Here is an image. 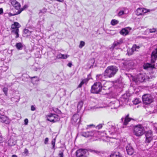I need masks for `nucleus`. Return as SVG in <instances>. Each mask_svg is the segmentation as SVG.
<instances>
[{"label":"nucleus","instance_id":"bf43d9fd","mask_svg":"<svg viewBox=\"0 0 157 157\" xmlns=\"http://www.w3.org/2000/svg\"><path fill=\"white\" fill-rule=\"evenodd\" d=\"M72 65V64L70 62L67 64V66L69 67H71Z\"/></svg>","mask_w":157,"mask_h":157},{"label":"nucleus","instance_id":"58836bf2","mask_svg":"<svg viewBox=\"0 0 157 157\" xmlns=\"http://www.w3.org/2000/svg\"><path fill=\"white\" fill-rule=\"evenodd\" d=\"M55 142H56V140L55 139H53L52 140V149H53L54 150L55 149Z\"/></svg>","mask_w":157,"mask_h":157},{"label":"nucleus","instance_id":"ddd939ff","mask_svg":"<svg viewBox=\"0 0 157 157\" xmlns=\"http://www.w3.org/2000/svg\"><path fill=\"white\" fill-rule=\"evenodd\" d=\"M152 136V132L151 131L146 132L145 134L146 143H149L152 140L153 138Z\"/></svg>","mask_w":157,"mask_h":157},{"label":"nucleus","instance_id":"e2e57ef3","mask_svg":"<svg viewBox=\"0 0 157 157\" xmlns=\"http://www.w3.org/2000/svg\"><path fill=\"white\" fill-rule=\"evenodd\" d=\"M94 125L93 124H90L87 125V127H90L91 126H94Z\"/></svg>","mask_w":157,"mask_h":157},{"label":"nucleus","instance_id":"680f3d73","mask_svg":"<svg viewBox=\"0 0 157 157\" xmlns=\"http://www.w3.org/2000/svg\"><path fill=\"white\" fill-rule=\"evenodd\" d=\"M2 135L0 133V142L2 141Z\"/></svg>","mask_w":157,"mask_h":157},{"label":"nucleus","instance_id":"c9c22d12","mask_svg":"<svg viewBox=\"0 0 157 157\" xmlns=\"http://www.w3.org/2000/svg\"><path fill=\"white\" fill-rule=\"evenodd\" d=\"M31 79L32 81L33 82V79H35V80L34 81L35 82L38 81H39V78L36 76H34L33 77H29Z\"/></svg>","mask_w":157,"mask_h":157},{"label":"nucleus","instance_id":"37998d69","mask_svg":"<svg viewBox=\"0 0 157 157\" xmlns=\"http://www.w3.org/2000/svg\"><path fill=\"white\" fill-rule=\"evenodd\" d=\"M58 156L59 157H63V151H59Z\"/></svg>","mask_w":157,"mask_h":157},{"label":"nucleus","instance_id":"4be33fe9","mask_svg":"<svg viewBox=\"0 0 157 157\" xmlns=\"http://www.w3.org/2000/svg\"><path fill=\"white\" fill-rule=\"evenodd\" d=\"M31 33V32L29 31L28 29H24L23 33V36L24 37H27L30 36Z\"/></svg>","mask_w":157,"mask_h":157},{"label":"nucleus","instance_id":"9b49d317","mask_svg":"<svg viewBox=\"0 0 157 157\" xmlns=\"http://www.w3.org/2000/svg\"><path fill=\"white\" fill-rule=\"evenodd\" d=\"M95 133V132L94 131L82 132L81 133V135L84 137H88L94 136Z\"/></svg>","mask_w":157,"mask_h":157},{"label":"nucleus","instance_id":"a19ab883","mask_svg":"<svg viewBox=\"0 0 157 157\" xmlns=\"http://www.w3.org/2000/svg\"><path fill=\"white\" fill-rule=\"evenodd\" d=\"M85 44V42L83 41H81L80 42V44L79 45V48H82L83 47Z\"/></svg>","mask_w":157,"mask_h":157},{"label":"nucleus","instance_id":"6e6552de","mask_svg":"<svg viewBox=\"0 0 157 157\" xmlns=\"http://www.w3.org/2000/svg\"><path fill=\"white\" fill-rule=\"evenodd\" d=\"M107 78L108 77L105 75L104 72L103 74H99L96 75V80L98 81L97 82H99L104 86H105V85L106 83V81L105 79Z\"/></svg>","mask_w":157,"mask_h":157},{"label":"nucleus","instance_id":"09e8293b","mask_svg":"<svg viewBox=\"0 0 157 157\" xmlns=\"http://www.w3.org/2000/svg\"><path fill=\"white\" fill-rule=\"evenodd\" d=\"M102 127V124H100L96 126V128L98 129L101 128Z\"/></svg>","mask_w":157,"mask_h":157},{"label":"nucleus","instance_id":"4d7b16f0","mask_svg":"<svg viewBox=\"0 0 157 157\" xmlns=\"http://www.w3.org/2000/svg\"><path fill=\"white\" fill-rule=\"evenodd\" d=\"M35 109V107L34 105H32L31 106V110L32 111H34Z\"/></svg>","mask_w":157,"mask_h":157},{"label":"nucleus","instance_id":"473e14b6","mask_svg":"<svg viewBox=\"0 0 157 157\" xmlns=\"http://www.w3.org/2000/svg\"><path fill=\"white\" fill-rule=\"evenodd\" d=\"M22 11V10H18L17 12L15 13H9V16H13L16 15L20 14Z\"/></svg>","mask_w":157,"mask_h":157},{"label":"nucleus","instance_id":"a18cd8bd","mask_svg":"<svg viewBox=\"0 0 157 157\" xmlns=\"http://www.w3.org/2000/svg\"><path fill=\"white\" fill-rule=\"evenodd\" d=\"M14 24L15 25V26H16V27L18 29V28L20 27L21 26V25L19 24L17 22H15L14 23Z\"/></svg>","mask_w":157,"mask_h":157},{"label":"nucleus","instance_id":"39448f33","mask_svg":"<svg viewBox=\"0 0 157 157\" xmlns=\"http://www.w3.org/2000/svg\"><path fill=\"white\" fill-rule=\"evenodd\" d=\"M142 100L144 104L147 105L150 104L153 101L152 97L150 94H144L142 97Z\"/></svg>","mask_w":157,"mask_h":157},{"label":"nucleus","instance_id":"864d4df0","mask_svg":"<svg viewBox=\"0 0 157 157\" xmlns=\"http://www.w3.org/2000/svg\"><path fill=\"white\" fill-rule=\"evenodd\" d=\"M48 138H46L45 139L44 143L45 144H47L48 143Z\"/></svg>","mask_w":157,"mask_h":157},{"label":"nucleus","instance_id":"603ef678","mask_svg":"<svg viewBox=\"0 0 157 157\" xmlns=\"http://www.w3.org/2000/svg\"><path fill=\"white\" fill-rule=\"evenodd\" d=\"M28 7V6L27 5H25L24 6L23 8H22L21 9V10H22H22H24L25 9L27 8Z\"/></svg>","mask_w":157,"mask_h":157},{"label":"nucleus","instance_id":"dca6fc26","mask_svg":"<svg viewBox=\"0 0 157 157\" xmlns=\"http://www.w3.org/2000/svg\"><path fill=\"white\" fill-rule=\"evenodd\" d=\"M151 63H155V60L157 58V48L152 52L151 54Z\"/></svg>","mask_w":157,"mask_h":157},{"label":"nucleus","instance_id":"de8ad7c7","mask_svg":"<svg viewBox=\"0 0 157 157\" xmlns=\"http://www.w3.org/2000/svg\"><path fill=\"white\" fill-rule=\"evenodd\" d=\"M124 11L123 10H121L118 13V16H121L124 14Z\"/></svg>","mask_w":157,"mask_h":157},{"label":"nucleus","instance_id":"5fc2aeb1","mask_svg":"<svg viewBox=\"0 0 157 157\" xmlns=\"http://www.w3.org/2000/svg\"><path fill=\"white\" fill-rule=\"evenodd\" d=\"M25 124L27 125L28 123V120L27 119H25L24 120Z\"/></svg>","mask_w":157,"mask_h":157},{"label":"nucleus","instance_id":"3c124183","mask_svg":"<svg viewBox=\"0 0 157 157\" xmlns=\"http://www.w3.org/2000/svg\"><path fill=\"white\" fill-rule=\"evenodd\" d=\"M88 81L87 79H85L83 80L81 82H83V84L86 83Z\"/></svg>","mask_w":157,"mask_h":157},{"label":"nucleus","instance_id":"9d476101","mask_svg":"<svg viewBox=\"0 0 157 157\" xmlns=\"http://www.w3.org/2000/svg\"><path fill=\"white\" fill-rule=\"evenodd\" d=\"M150 11L149 10H147L144 8H139L136 10L135 13L137 15H142L144 13Z\"/></svg>","mask_w":157,"mask_h":157},{"label":"nucleus","instance_id":"a211bd4d","mask_svg":"<svg viewBox=\"0 0 157 157\" xmlns=\"http://www.w3.org/2000/svg\"><path fill=\"white\" fill-rule=\"evenodd\" d=\"M119 101L120 104L124 105L127 103L128 101V99L126 95H124L121 98Z\"/></svg>","mask_w":157,"mask_h":157},{"label":"nucleus","instance_id":"4468645a","mask_svg":"<svg viewBox=\"0 0 157 157\" xmlns=\"http://www.w3.org/2000/svg\"><path fill=\"white\" fill-rule=\"evenodd\" d=\"M126 150L128 155H132L134 152V150L130 144H128L126 147Z\"/></svg>","mask_w":157,"mask_h":157},{"label":"nucleus","instance_id":"f704fd0d","mask_svg":"<svg viewBox=\"0 0 157 157\" xmlns=\"http://www.w3.org/2000/svg\"><path fill=\"white\" fill-rule=\"evenodd\" d=\"M133 52H134L132 48L129 49L127 50V54L129 56L132 55L133 54Z\"/></svg>","mask_w":157,"mask_h":157},{"label":"nucleus","instance_id":"e433bc0d","mask_svg":"<svg viewBox=\"0 0 157 157\" xmlns=\"http://www.w3.org/2000/svg\"><path fill=\"white\" fill-rule=\"evenodd\" d=\"M118 22L117 20L115 19H113L111 21V23L112 25H114L117 24Z\"/></svg>","mask_w":157,"mask_h":157},{"label":"nucleus","instance_id":"2f4dec72","mask_svg":"<svg viewBox=\"0 0 157 157\" xmlns=\"http://www.w3.org/2000/svg\"><path fill=\"white\" fill-rule=\"evenodd\" d=\"M83 105V102L82 101L79 102L78 104L77 109L78 110H80L82 108Z\"/></svg>","mask_w":157,"mask_h":157},{"label":"nucleus","instance_id":"69168bd1","mask_svg":"<svg viewBox=\"0 0 157 157\" xmlns=\"http://www.w3.org/2000/svg\"><path fill=\"white\" fill-rule=\"evenodd\" d=\"M12 157H17V155H12Z\"/></svg>","mask_w":157,"mask_h":157},{"label":"nucleus","instance_id":"79ce46f5","mask_svg":"<svg viewBox=\"0 0 157 157\" xmlns=\"http://www.w3.org/2000/svg\"><path fill=\"white\" fill-rule=\"evenodd\" d=\"M29 153V151L28 149L25 148L23 152V154L25 156H27Z\"/></svg>","mask_w":157,"mask_h":157},{"label":"nucleus","instance_id":"052dcab7","mask_svg":"<svg viewBox=\"0 0 157 157\" xmlns=\"http://www.w3.org/2000/svg\"><path fill=\"white\" fill-rule=\"evenodd\" d=\"M3 13V10L2 8H0V14H2Z\"/></svg>","mask_w":157,"mask_h":157},{"label":"nucleus","instance_id":"6ab92c4d","mask_svg":"<svg viewBox=\"0 0 157 157\" xmlns=\"http://www.w3.org/2000/svg\"><path fill=\"white\" fill-rule=\"evenodd\" d=\"M0 119V121L2 123H5L6 124H9L10 122V121L8 118L5 116H2Z\"/></svg>","mask_w":157,"mask_h":157},{"label":"nucleus","instance_id":"6e6d98bb","mask_svg":"<svg viewBox=\"0 0 157 157\" xmlns=\"http://www.w3.org/2000/svg\"><path fill=\"white\" fill-rule=\"evenodd\" d=\"M154 129L155 130V131L157 133V123H156L154 124Z\"/></svg>","mask_w":157,"mask_h":157},{"label":"nucleus","instance_id":"423d86ee","mask_svg":"<svg viewBox=\"0 0 157 157\" xmlns=\"http://www.w3.org/2000/svg\"><path fill=\"white\" fill-rule=\"evenodd\" d=\"M47 120L51 122H55L59 121V116L56 114L51 113L46 117Z\"/></svg>","mask_w":157,"mask_h":157},{"label":"nucleus","instance_id":"cd10ccee","mask_svg":"<svg viewBox=\"0 0 157 157\" xmlns=\"http://www.w3.org/2000/svg\"><path fill=\"white\" fill-rule=\"evenodd\" d=\"M15 46L17 48L18 50H21L22 49L23 46L21 43H17L16 44Z\"/></svg>","mask_w":157,"mask_h":157},{"label":"nucleus","instance_id":"0eeeda50","mask_svg":"<svg viewBox=\"0 0 157 157\" xmlns=\"http://www.w3.org/2000/svg\"><path fill=\"white\" fill-rule=\"evenodd\" d=\"M146 78L145 75L142 74L140 73L133 78V80L136 83L143 82L145 81Z\"/></svg>","mask_w":157,"mask_h":157},{"label":"nucleus","instance_id":"f8f14e48","mask_svg":"<svg viewBox=\"0 0 157 157\" xmlns=\"http://www.w3.org/2000/svg\"><path fill=\"white\" fill-rule=\"evenodd\" d=\"M79 118L80 116L78 114H76L74 115L71 119L72 123L74 124L76 123H78L80 121V119H79Z\"/></svg>","mask_w":157,"mask_h":157},{"label":"nucleus","instance_id":"4c0bfd02","mask_svg":"<svg viewBox=\"0 0 157 157\" xmlns=\"http://www.w3.org/2000/svg\"><path fill=\"white\" fill-rule=\"evenodd\" d=\"M2 90L6 96L7 95V92L8 89L7 87H4L2 89Z\"/></svg>","mask_w":157,"mask_h":157},{"label":"nucleus","instance_id":"49530a36","mask_svg":"<svg viewBox=\"0 0 157 157\" xmlns=\"http://www.w3.org/2000/svg\"><path fill=\"white\" fill-rule=\"evenodd\" d=\"M133 103L135 105H136L138 104L139 102V100L138 99H136L134 101H133Z\"/></svg>","mask_w":157,"mask_h":157},{"label":"nucleus","instance_id":"ea45409f","mask_svg":"<svg viewBox=\"0 0 157 157\" xmlns=\"http://www.w3.org/2000/svg\"><path fill=\"white\" fill-rule=\"evenodd\" d=\"M117 46L115 43L114 42L113 43L111 47H110L109 48L111 50H113L114 48L115 47Z\"/></svg>","mask_w":157,"mask_h":157},{"label":"nucleus","instance_id":"c85d7f7f","mask_svg":"<svg viewBox=\"0 0 157 157\" xmlns=\"http://www.w3.org/2000/svg\"><path fill=\"white\" fill-rule=\"evenodd\" d=\"M47 9L45 8H44L42 10H40L39 12V15L41 16L43 14L45 13L47 11Z\"/></svg>","mask_w":157,"mask_h":157},{"label":"nucleus","instance_id":"20e7f679","mask_svg":"<svg viewBox=\"0 0 157 157\" xmlns=\"http://www.w3.org/2000/svg\"><path fill=\"white\" fill-rule=\"evenodd\" d=\"M103 85L99 82H96L92 86L91 92L92 93L98 94L101 92Z\"/></svg>","mask_w":157,"mask_h":157},{"label":"nucleus","instance_id":"c03bdc74","mask_svg":"<svg viewBox=\"0 0 157 157\" xmlns=\"http://www.w3.org/2000/svg\"><path fill=\"white\" fill-rule=\"evenodd\" d=\"M150 33H155L157 32V29H150Z\"/></svg>","mask_w":157,"mask_h":157},{"label":"nucleus","instance_id":"f3484780","mask_svg":"<svg viewBox=\"0 0 157 157\" xmlns=\"http://www.w3.org/2000/svg\"><path fill=\"white\" fill-rule=\"evenodd\" d=\"M131 29L130 27H126L122 29L120 32V33L123 36H126L128 34L129 31Z\"/></svg>","mask_w":157,"mask_h":157},{"label":"nucleus","instance_id":"1a4fd4ad","mask_svg":"<svg viewBox=\"0 0 157 157\" xmlns=\"http://www.w3.org/2000/svg\"><path fill=\"white\" fill-rule=\"evenodd\" d=\"M88 154V151L85 149H79L76 152L77 157H87Z\"/></svg>","mask_w":157,"mask_h":157},{"label":"nucleus","instance_id":"2eb2a0df","mask_svg":"<svg viewBox=\"0 0 157 157\" xmlns=\"http://www.w3.org/2000/svg\"><path fill=\"white\" fill-rule=\"evenodd\" d=\"M132 119V118L129 117V114H128L125 117H122L121 119V121L124 125H126Z\"/></svg>","mask_w":157,"mask_h":157},{"label":"nucleus","instance_id":"393cba45","mask_svg":"<svg viewBox=\"0 0 157 157\" xmlns=\"http://www.w3.org/2000/svg\"><path fill=\"white\" fill-rule=\"evenodd\" d=\"M69 56L68 55L59 53L57 55V57L59 59H66Z\"/></svg>","mask_w":157,"mask_h":157},{"label":"nucleus","instance_id":"b1692460","mask_svg":"<svg viewBox=\"0 0 157 157\" xmlns=\"http://www.w3.org/2000/svg\"><path fill=\"white\" fill-rule=\"evenodd\" d=\"M155 66L154 65L147 63L144 64L143 67L144 69H147L149 68H154Z\"/></svg>","mask_w":157,"mask_h":157},{"label":"nucleus","instance_id":"774afa93","mask_svg":"<svg viewBox=\"0 0 157 157\" xmlns=\"http://www.w3.org/2000/svg\"><path fill=\"white\" fill-rule=\"evenodd\" d=\"M35 79H33V82L34 81H35Z\"/></svg>","mask_w":157,"mask_h":157},{"label":"nucleus","instance_id":"f257e3e1","mask_svg":"<svg viewBox=\"0 0 157 157\" xmlns=\"http://www.w3.org/2000/svg\"><path fill=\"white\" fill-rule=\"evenodd\" d=\"M118 71L117 67L115 66H110L108 67L104 71L105 75L108 78L113 77Z\"/></svg>","mask_w":157,"mask_h":157},{"label":"nucleus","instance_id":"5701e85b","mask_svg":"<svg viewBox=\"0 0 157 157\" xmlns=\"http://www.w3.org/2000/svg\"><path fill=\"white\" fill-rule=\"evenodd\" d=\"M110 157H123V156L119 152H114L111 154Z\"/></svg>","mask_w":157,"mask_h":157},{"label":"nucleus","instance_id":"a878e982","mask_svg":"<svg viewBox=\"0 0 157 157\" xmlns=\"http://www.w3.org/2000/svg\"><path fill=\"white\" fill-rule=\"evenodd\" d=\"M120 104V102L118 100H116L114 101H111L110 102V105L114 104V108H117L119 106Z\"/></svg>","mask_w":157,"mask_h":157},{"label":"nucleus","instance_id":"72a5a7b5","mask_svg":"<svg viewBox=\"0 0 157 157\" xmlns=\"http://www.w3.org/2000/svg\"><path fill=\"white\" fill-rule=\"evenodd\" d=\"M89 151L92 153L99 154L100 153V151L97 150H94L92 149H89Z\"/></svg>","mask_w":157,"mask_h":157},{"label":"nucleus","instance_id":"412c9836","mask_svg":"<svg viewBox=\"0 0 157 157\" xmlns=\"http://www.w3.org/2000/svg\"><path fill=\"white\" fill-rule=\"evenodd\" d=\"M11 3L17 10H18L20 8L21 6L20 4L16 1L13 0L11 2Z\"/></svg>","mask_w":157,"mask_h":157},{"label":"nucleus","instance_id":"bb28decb","mask_svg":"<svg viewBox=\"0 0 157 157\" xmlns=\"http://www.w3.org/2000/svg\"><path fill=\"white\" fill-rule=\"evenodd\" d=\"M19 32V29L17 28L16 29L12 30H11L12 33H13L16 35V36H15L16 38H17L19 37V34L18 33Z\"/></svg>","mask_w":157,"mask_h":157},{"label":"nucleus","instance_id":"7c9ffc66","mask_svg":"<svg viewBox=\"0 0 157 157\" xmlns=\"http://www.w3.org/2000/svg\"><path fill=\"white\" fill-rule=\"evenodd\" d=\"M140 47L139 46H137L136 44H134L133 45L132 48H131L133 52L138 51V49H139Z\"/></svg>","mask_w":157,"mask_h":157},{"label":"nucleus","instance_id":"0e129e2a","mask_svg":"<svg viewBox=\"0 0 157 157\" xmlns=\"http://www.w3.org/2000/svg\"><path fill=\"white\" fill-rule=\"evenodd\" d=\"M4 116V115L1 114V113H0V119L1 118V117H2V116Z\"/></svg>","mask_w":157,"mask_h":157},{"label":"nucleus","instance_id":"8fccbe9b","mask_svg":"<svg viewBox=\"0 0 157 157\" xmlns=\"http://www.w3.org/2000/svg\"><path fill=\"white\" fill-rule=\"evenodd\" d=\"M11 28L12 30H13L15 29H16L17 28L16 27V26H15V25L14 24L11 25Z\"/></svg>","mask_w":157,"mask_h":157},{"label":"nucleus","instance_id":"13d9d810","mask_svg":"<svg viewBox=\"0 0 157 157\" xmlns=\"http://www.w3.org/2000/svg\"><path fill=\"white\" fill-rule=\"evenodd\" d=\"M83 82H80V83L79 84V85H78V88H80L81 87L82 85L83 84Z\"/></svg>","mask_w":157,"mask_h":157},{"label":"nucleus","instance_id":"c756f323","mask_svg":"<svg viewBox=\"0 0 157 157\" xmlns=\"http://www.w3.org/2000/svg\"><path fill=\"white\" fill-rule=\"evenodd\" d=\"M124 40V39L121 38L119 40L115 41L114 42L115 43L117 46L123 43V42Z\"/></svg>","mask_w":157,"mask_h":157},{"label":"nucleus","instance_id":"7ed1b4c3","mask_svg":"<svg viewBox=\"0 0 157 157\" xmlns=\"http://www.w3.org/2000/svg\"><path fill=\"white\" fill-rule=\"evenodd\" d=\"M145 132L144 127L141 124H138L134 127V133L137 136L142 135Z\"/></svg>","mask_w":157,"mask_h":157},{"label":"nucleus","instance_id":"aec40b11","mask_svg":"<svg viewBox=\"0 0 157 157\" xmlns=\"http://www.w3.org/2000/svg\"><path fill=\"white\" fill-rule=\"evenodd\" d=\"M134 63L131 60H126L124 63V65L127 67L129 68L133 65Z\"/></svg>","mask_w":157,"mask_h":157},{"label":"nucleus","instance_id":"338daca9","mask_svg":"<svg viewBox=\"0 0 157 157\" xmlns=\"http://www.w3.org/2000/svg\"><path fill=\"white\" fill-rule=\"evenodd\" d=\"M58 1H59V2H62L63 0H57Z\"/></svg>","mask_w":157,"mask_h":157},{"label":"nucleus","instance_id":"f03ea898","mask_svg":"<svg viewBox=\"0 0 157 157\" xmlns=\"http://www.w3.org/2000/svg\"><path fill=\"white\" fill-rule=\"evenodd\" d=\"M106 133H107L110 135H115L117 133L118 130L117 126L111 122H109L106 125Z\"/></svg>","mask_w":157,"mask_h":157}]
</instances>
